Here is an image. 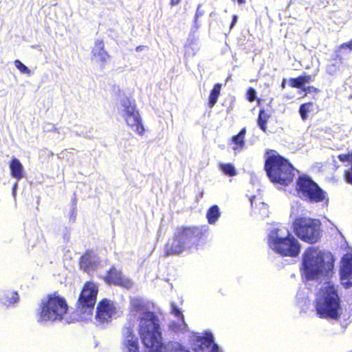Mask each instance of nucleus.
<instances>
[{"mask_svg":"<svg viewBox=\"0 0 352 352\" xmlns=\"http://www.w3.org/2000/svg\"><path fill=\"white\" fill-rule=\"evenodd\" d=\"M129 316L139 321V335L144 345L149 349L148 352H190L178 342L162 343L159 319L144 299H130Z\"/></svg>","mask_w":352,"mask_h":352,"instance_id":"obj_1","label":"nucleus"},{"mask_svg":"<svg viewBox=\"0 0 352 352\" xmlns=\"http://www.w3.org/2000/svg\"><path fill=\"white\" fill-rule=\"evenodd\" d=\"M302 273L307 279L329 276L333 267L331 254L316 248H308L303 254Z\"/></svg>","mask_w":352,"mask_h":352,"instance_id":"obj_2","label":"nucleus"},{"mask_svg":"<svg viewBox=\"0 0 352 352\" xmlns=\"http://www.w3.org/2000/svg\"><path fill=\"white\" fill-rule=\"evenodd\" d=\"M266 155L265 169L270 180L275 184L289 185L294 177V168L274 151H267Z\"/></svg>","mask_w":352,"mask_h":352,"instance_id":"obj_3","label":"nucleus"},{"mask_svg":"<svg viewBox=\"0 0 352 352\" xmlns=\"http://www.w3.org/2000/svg\"><path fill=\"white\" fill-rule=\"evenodd\" d=\"M270 248L283 256H296L300 251L298 240L284 226L274 228L268 236Z\"/></svg>","mask_w":352,"mask_h":352,"instance_id":"obj_4","label":"nucleus"},{"mask_svg":"<svg viewBox=\"0 0 352 352\" xmlns=\"http://www.w3.org/2000/svg\"><path fill=\"white\" fill-rule=\"evenodd\" d=\"M315 307L318 315L321 318L333 320L340 318L342 309L333 285L328 283L322 286L317 296Z\"/></svg>","mask_w":352,"mask_h":352,"instance_id":"obj_5","label":"nucleus"},{"mask_svg":"<svg viewBox=\"0 0 352 352\" xmlns=\"http://www.w3.org/2000/svg\"><path fill=\"white\" fill-rule=\"evenodd\" d=\"M68 310L65 299L60 296L49 295L42 299L37 312V320L41 323L60 321Z\"/></svg>","mask_w":352,"mask_h":352,"instance_id":"obj_6","label":"nucleus"},{"mask_svg":"<svg viewBox=\"0 0 352 352\" xmlns=\"http://www.w3.org/2000/svg\"><path fill=\"white\" fill-rule=\"evenodd\" d=\"M117 109L118 114L131 130L139 135H144V127L142 120L133 102L125 96L122 97L117 104Z\"/></svg>","mask_w":352,"mask_h":352,"instance_id":"obj_7","label":"nucleus"},{"mask_svg":"<svg viewBox=\"0 0 352 352\" xmlns=\"http://www.w3.org/2000/svg\"><path fill=\"white\" fill-rule=\"evenodd\" d=\"M296 188L299 197L310 202L317 203L327 200L326 192L309 177H299Z\"/></svg>","mask_w":352,"mask_h":352,"instance_id":"obj_8","label":"nucleus"},{"mask_svg":"<svg viewBox=\"0 0 352 352\" xmlns=\"http://www.w3.org/2000/svg\"><path fill=\"white\" fill-rule=\"evenodd\" d=\"M294 230L302 240L314 243L320 237L319 221L309 218H298L294 222Z\"/></svg>","mask_w":352,"mask_h":352,"instance_id":"obj_9","label":"nucleus"},{"mask_svg":"<svg viewBox=\"0 0 352 352\" xmlns=\"http://www.w3.org/2000/svg\"><path fill=\"white\" fill-rule=\"evenodd\" d=\"M98 286L94 282L85 283L77 301V309L84 314L82 318L87 320L92 314L96 302Z\"/></svg>","mask_w":352,"mask_h":352,"instance_id":"obj_10","label":"nucleus"},{"mask_svg":"<svg viewBox=\"0 0 352 352\" xmlns=\"http://www.w3.org/2000/svg\"><path fill=\"white\" fill-rule=\"evenodd\" d=\"M196 231L195 228H179L175 237L166 243V254L170 255L181 253L188 246V243L193 240Z\"/></svg>","mask_w":352,"mask_h":352,"instance_id":"obj_11","label":"nucleus"},{"mask_svg":"<svg viewBox=\"0 0 352 352\" xmlns=\"http://www.w3.org/2000/svg\"><path fill=\"white\" fill-rule=\"evenodd\" d=\"M191 339L195 352H221L218 346L214 343L210 333H206L204 336L194 333Z\"/></svg>","mask_w":352,"mask_h":352,"instance_id":"obj_12","label":"nucleus"},{"mask_svg":"<svg viewBox=\"0 0 352 352\" xmlns=\"http://www.w3.org/2000/svg\"><path fill=\"white\" fill-rule=\"evenodd\" d=\"M118 315L117 309L113 302L104 299L97 307L96 319L100 323L111 321Z\"/></svg>","mask_w":352,"mask_h":352,"instance_id":"obj_13","label":"nucleus"},{"mask_svg":"<svg viewBox=\"0 0 352 352\" xmlns=\"http://www.w3.org/2000/svg\"><path fill=\"white\" fill-rule=\"evenodd\" d=\"M341 280L346 287L352 285V253L344 254L342 258L340 267Z\"/></svg>","mask_w":352,"mask_h":352,"instance_id":"obj_14","label":"nucleus"},{"mask_svg":"<svg viewBox=\"0 0 352 352\" xmlns=\"http://www.w3.org/2000/svg\"><path fill=\"white\" fill-rule=\"evenodd\" d=\"M105 280L109 283H112L125 288H129L133 285L130 279L122 276L121 272L114 267L108 272Z\"/></svg>","mask_w":352,"mask_h":352,"instance_id":"obj_15","label":"nucleus"},{"mask_svg":"<svg viewBox=\"0 0 352 352\" xmlns=\"http://www.w3.org/2000/svg\"><path fill=\"white\" fill-rule=\"evenodd\" d=\"M123 352H139L138 338L131 329L127 327L124 331Z\"/></svg>","mask_w":352,"mask_h":352,"instance_id":"obj_16","label":"nucleus"},{"mask_svg":"<svg viewBox=\"0 0 352 352\" xmlns=\"http://www.w3.org/2000/svg\"><path fill=\"white\" fill-rule=\"evenodd\" d=\"M171 313L177 318V322H172L170 324V328L172 331L177 333H184L187 331V324L184 322V316L181 310L174 304L171 305Z\"/></svg>","mask_w":352,"mask_h":352,"instance_id":"obj_17","label":"nucleus"},{"mask_svg":"<svg viewBox=\"0 0 352 352\" xmlns=\"http://www.w3.org/2000/svg\"><path fill=\"white\" fill-rule=\"evenodd\" d=\"M92 55L94 60L101 65H104L108 61L109 55L104 50V43L102 40L97 39L95 41L94 45L92 49Z\"/></svg>","mask_w":352,"mask_h":352,"instance_id":"obj_18","label":"nucleus"},{"mask_svg":"<svg viewBox=\"0 0 352 352\" xmlns=\"http://www.w3.org/2000/svg\"><path fill=\"white\" fill-rule=\"evenodd\" d=\"M99 263V258L93 252H87L80 260V267L85 272L90 273L95 270Z\"/></svg>","mask_w":352,"mask_h":352,"instance_id":"obj_19","label":"nucleus"},{"mask_svg":"<svg viewBox=\"0 0 352 352\" xmlns=\"http://www.w3.org/2000/svg\"><path fill=\"white\" fill-rule=\"evenodd\" d=\"M9 167L12 177L20 180L24 177L25 170L23 166L18 159L15 157L12 158Z\"/></svg>","mask_w":352,"mask_h":352,"instance_id":"obj_20","label":"nucleus"},{"mask_svg":"<svg viewBox=\"0 0 352 352\" xmlns=\"http://www.w3.org/2000/svg\"><path fill=\"white\" fill-rule=\"evenodd\" d=\"M246 133L245 129H243L241 131L236 135L232 137V143L233 144L232 149L234 150L235 154L240 152L245 144V136Z\"/></svg>","mask_w":352,"mask_h":352,"instance_id":"obj_21","label":"nucleus"},{"mask_svg":"<svg viewBox=\"0 0 352 352\" xmlns=\"http://www.w3.org/2000/svg\"><path fill=\"white\" fill-rule=\"evenodd\" d=\"M18 300V294L14 292H6L1 297V302L6 306H9L16 302Z\"/></svg>","mask_w":352,"mask_h":352,"instance_id":"obj_22","label":"nucleus"},{"mask_svg":"<svg viewBox=\"0 0 352 352\" xmlns=\"http://www.w3.org/2000/svg\"><path fill=\"white\" fill-rule=\"evenodd\" d=\"M221 85L219 83L216 84L209 96L208 105L211 108L212 107L217 101V99L220 95Z\"/></svg>","mask_w":352,"mask_h":352,"instance_id":"obj_23","label":"nucleus"},{"mask_svg":"<svg viewBox=\"0 0 352 352\" xmlns=\"http://www.w3.org/2000/svg\"><path fill=\"white\" fill-rule=\"evenodd\" d=\"M220 216V212L217 206H212L208 211L206 217L209 223H214Z\"/></svg>","mask_w":352,"mask_h":352,"instance_id":"obj_24","label":"nucleus"},{"mask_svg":"<svg viewBox=\"0 0 352 352\" xmlns=\"http://www.w3.org/2000/svg\"><path fill=\"white\" fill-rule=\"evenodd\" d=\"M269 118H270V115L267 112H265L263 110L260 111L257 122H258V125L259 126L261 129L263 131H266V129H267L266 124H267V122Z\"/></svg>","mask_w":352,"mask_h":352,"instance_id":"obj_25","label":"nucleus"},{"mask_svg":"<svg viewBox=\"0 0 352 352\" xmlns=\"http://www.w3.org/2000/svg\"><path fill=\"white\" fill-rule=\"evenodd\" d=\"M221 170L226 174L230 176L236 175V170L233 165L231 164H222L220 165Z\"/></svg>","mask_w":352,"mask_h":352,"instance_id":"obj_26","label":"nucleus"},{"mask_svg":"<svg viewBox=\"0 0 352 352\" xmlns=\"http://www.w3.org/2000/svg\"><path fill=\"white\" fill-rule=\"evenodd\" d=\"M312 107V103H306L300 106L299 111L302 120H305L307 118V113L311 111Z\"/></svg>","mask_w":352,"mask_h":352,"instance_id":"obj_27","label":"nucleus"},{"mask_svg":"<svg viewBox=\"0 0 352 352\" xmlns=\"http://www.w3.org/2000/svg\"><path fill=\"white\" fill-rule=\"evenodd\" d=\"M15 67L20 70V72L23 74H30V70L28 67H26L23 63H22L20 60H16L14 61Z\"/></svg>","mask_w":352,"mask_h":352,"instance_id":"obj_28","label":"nucleus"},{"mask_svg":"<svg viewBox=\"0 0 352 352\" xmlns=\"http://www.w3.org/2000/svg\"><path fill=\"white\" fill-rule=\"evenodd\" d=\"M289 85L292 87L302 88L303 84L302 82V80L300 76L296 78H292L289 80Z\"/></svg>","mask_w":352,"mask_h":352,"instance_id":"obj_29","label":"nucleus"},{"mask_svg":"<svg viewBox=\"0 0 352 352\" xmlns=\"http://www.w3.org/2000/svg\"><path fill=\"white\" fill-rule=\"evenodd\" d=\"M338 69L339 66L336 63H331L327 67V72L330 75H334Z\"/></svg>","mask_w":352,"mask_h":352,"instance_id":"obj_30","label":"nucleus"},{"mask_svg":"<svg viewBox=\"0 0 352 352\" xmlns=\"http://www.w3.org/2000/svg\"><path fill=\"white\" fill-rule=\"evenodd\" d=\"M340 45L335 50V56L336 58H339V59H343L345 56H346L349 54V52L352 51L351 49H348V50H342L340 52V54H342L341 56H339L338 55V51L340 50Z\"/></svg>","mask_w":352,"mask_h":352,"instance_id":"obj_31","label":"nucleus"},{"mask_svg":"<svg viewBox=\"0 0 352 352\" xmlns=\"http://www.w3.org/2000/svg\"><path fill=\"white\" fill-rule=\"evenodd\" d=\"M195 45L190 43L185 46L186 54L188 55H194L195 54Z\"/></svg>","mask_w":352,"mask_h":352,"instance_id":"obj_32","label":"nucleus"},{"mask_svg":"<svg viewBox=\"0 0 352 352\" xmlns=\"http://www.w3.org/2000/svg\"><path fill=\"white\" fill-rule=\"evenodd\" d=\"M348 49H351L352 50V40L349 43H345L340 45V48L338 51V55L339 56H342V54H340L341 51L342 50H348Z\"/></svg>","mask_w":352,"mask_h":352,"instance_id":"obj_33","label":"nucleus"},{"mask_svg":"<svg viewBox=\"0 0 352 352\" xmlns=\"http://www.w3.org/2000/svg\"><path fill=\"white\" fill-rule=\"evenodd\" d=\"M338 158L342 162H352V153L348 154H341L338 156Z\"/></svg>","mask_w":352,"mask_h":352,"instance_id":"obj_34","label":"nucleus"},{"mask_svg":"<svg viewBox=\"0 0 352 352\" xmlns=\"http://www.w3.org/2000/svg\"><path fill=\"white\" fill-rule=\"evenodd\" d=\"M247 95L248 99L250 102H252L256 99V91L252 87L248 89Z\"/></svg>","mask_w":352,"mask_h":352,"instance_id":"obj_35","label":"nucleus"},{"mask_svg":"<svg viewBox=\"0 0 352 352\" xmlns=\"http://www.w3.org/2000/svg\"><path fill=\"white\" fill-rule=\"evenodd\" d=\"M300 78L302 80L303 85L313 80V77L310 75L300 76Z\"/></svg>","mask_w":352,"mask_h":352,"instance_id":"obj_36","label":"nucleus"},{"mask_svg":"<svg viewBox=\"0 0 352 352\" xmlns=\"http://www.w3.org/2000/svg\"><path fill=\"white\" fill-rule=\"evenodd\" d=\"M346 181L352 184V175L349 171H346L344 174Z\"/></svg>","mask_w":352,"mask_h":352,"instance_id":"obj_37","label":"nucleus"},{"mask_svg":"<svg viewBox=\"0 0 352 352\" xmlns=\"http://www.w3.org/2000/svg\"><path fill=\"white\" fill-rule=\"evenodd\" d=\"M237 16L236 15H234L233 17H232V21L231 23V25H230V28H232L234 27V25H235V23H236L237 21Z\"/></svg>","mask_w":352,"mask_h":352,"instance_id":"obj_38","label":"nucleus"},{"mask_svg":"<svg viewBox=\"0 0 352 352\" xmlns=\"http://www.w3.org/2000/svg\"><path fill=\"white\" fill-rule=\"evenodd\" d=\"M181 0H170V5L175 6L178 4L180 2Z\"/></svg>","mask_w":352,"mask_h":352,"instance_id":"obj_39","label":"nucleus"},{"mask_svg":"<svg viewBox=\"0 0 352 352\" xmlns=\"http://www.w3.org/2000/svg\"><path fill=\"white\" fill-rule=\"evenodd\" d=\"M16 188H17V182L14 184V186L13 187L12 192H13L14 196L15 195Z\"/></svg>","mask_w":352,"mask_h":352,"instance_id":"obj_40","label":"nucleus"},{"mask_svg":"<svg viewBox=\"0 0 352 352\" xmlns=\"http://www.w3.org/2000/svg\"><path fill=\"white\" fill-rule=\"evenodd\" d=\"M237 1L240 4H243L245 3V0H237Z\"/></svg>","mask_w":352,"mask_h":352,"instance_id":"obj_41","label":"nucleus"},{"mask_svg":"<svg viewBox=\"0 0 352 352\" xmlns=\"http://www.w3.org/2000/svg\"><path fill=\"white\" fill-rule=\"evenodd\" d=\"M282 87L284 88L285 87V82H283L282 83Z\"/></svg>","mask_w":352,"mask_h":352,"instance_id":"obj_42","label":"nucleus"},{"mask_svg":"<svg viewBox=\"0 0 352 352\" xmlns=\"http://www.w3.org/2000/svg\"><path fill=\"white\" fill-rule=\"evenodd\" d=\"M250 201H251V204L253 205V200H252V199L250 200Z\"/></svg>","mask_w":352,"mask_h":352,"instance_id":"obj_43","label":"nucleus"},{"mask_svg":"<svg viewBox=\"0 0 352 352\" xmlns=\"http://www.w3.org/2000/svg\"><path fill=\"white\" fill-rule=\"evenodd\" d=\"M262 205H263V208L266 207V206L264 204H262Z\"/></svg>","mask_w":352,"mask_h":352,"instance_id":"obj_44","label":"nucleus"}]
</instances>
